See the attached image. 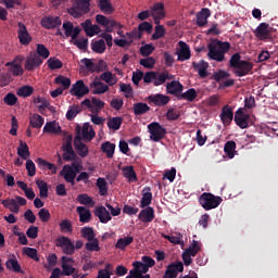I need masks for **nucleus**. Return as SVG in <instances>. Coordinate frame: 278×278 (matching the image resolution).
<instances>
[{"mask_svg": "<svg viewBox=\"0 0 278 278\" xmlns=\"http://www.w3.org/2000/svg\"><path fill=\"white\" fill-rule=\"evenodd\" d=\"M207 49L208 60H214L215 62H225V53L229 52V49H231V43L215 39L207 45Z\"/></svg>", "mask_w": 278, "mask_h": 278, "instance_id": "1", "label": "nucleus"}, {"mask_svg": "<svg viewBox=\"0 0 278 278\" xmlns=\"http://www.w3.org/2000/svg\"><path fill=\"white\" fill-rule=\"evenodd\" d=\"M229 66L235 70L233 74L237 77H244L253 71V63L242 61V56L238 52L230 56Z\"/></svg>", "mask_w": 278, "mask_h": 278, "instance_id": "2", "label": "nucleus"}, {"mask_svg": "<svg viewBox=\"0 0 278 278\" xmlns=\"http://www.w3.org/2000/svg\"><path fill=\"white\" fill-rule=\"evenodd\" d=\"M199 203L203 210L210 212V210H216L223 203V198L211 192H204L199 197Z\"/></svg>", "mask_w": 278, "mask_h": 278, "instance_id": "3", "label": "nucleus"}, {"mask_svg": "<svg viewBox=\"0 0 278 278\" xmlns=\"http://www.w3.org/2000/svg\"><path fill=\"white\" fill-rule=\"evenodd\" d=\"M91 0H75V4L67 10L68 14L74 18H81L84 14L90 12Z\"/></svg>", "mask_w": 278, "mask_h": 278, "instance_id": "4", "label": "nucleus"}, {"mask_svg": "<svg viewBox=\"0 0 278 278\" xmlns=\"http://www.w3.org/2000/svg\"><path fill=\"white\" fill-rule=\"evenodd\" d=\"M96 23L105 27L106 34H112L114 29H123V25L114 18L106 17L105 15L98 14L96 15Z\"/></svg>", "mask_w": 278, "mask_h": 278, "instance_id": "5", "label": "nucleus"}, {"mask_svg": "<svg viewBox=\"0 0 278 278\" xmlns=\"http://www.w3.org/2000/svg\"><path fill=\"white\" fill-rule=\"evenodd\" d=\"M149 134H150V140L152 142H160V140H164L166 136V128H164L160 123L152 122L148 125Z\"/></svg>", "mask_w": 278, "mask_h": 278, "instance_id": "6", "label": "nucleus"}, {"mask_svg": "<svg viewBox=\"0 0 278 278\" xmlns=\"http://www.w3.org/2000/svg\"><path fill=\"white\" fill-rule=\"evenodd\" d=\"M134 269L129 271V275L126 278H151L149 273V267L140 261L132 263Z\"/></svg>", "mask_w": 278, "mask_h": 278, "instance_id": "7", "label": "nucleus"}, {"mask_svg": "<svg viewBox=\"0 0 278 278\" xmlns=\"http://www.w3.org/2000/svg\"><path fill=\"white\" fill-rule=\"evenodd\" d=\"M254 36L262 41L273 40V28L270 27V24L264 22L261 23L254 30Z\"/></svg>", "mask_w": 278, "mask_h": 278, "instance_id": "8", "label": "nucleus"}, {"mask_svg": "<svg viewBox=\"0 0 278 278\" xmlns=\"http://www.w3.org/2000/svg\"><path fill=\"white\" fill-rule=\"evenodd\" d=\"M23 60H25V58L17 55L13 61L5 63V66L9 67V73H11L13 77H21V75L25 73L23 65H21L23 64Z\"/></svg>", "mask_w": 278, "mask_h": 278, "instance_id": "9", "label": "nucleus"}, {"mask_svg": "<svg viewBox=\"0 0 278 278\" xmlns=\"http://www.w3.org/2000/svg\"><path fill=\"white\" fill-rule=\"evenodd\" d=\"M81 64H85L86 68L91 73H103V71H108V63L103 60H99L98 63H94L90 59H83Z\"/></svg>", "mask_w": 278, "mask_h": 278, "instance_id": "10", "label": "nucleus"}, {"mask_svg": "<svg viewBox=\"0 0 278 278\" xmlns=\"http://www.w3.org/2000/svg\"><path fill=\"white\" fill-rule=\"evenodd\" d=\"M76 136H79L80 140H87L90 142V140H92L97 134L94 132V129L90 127V124L85 123L83 128L81 126L76 127Z\"/></svg>", "mask_w": 278, "mask_h": 278, "instance_id": "11", "label": "nucleus"}, {"mask_svg": "<svg viewBox=\"0 0 278 278\" xmlns=\"http://www.w3.org/2000/svg\"><path fill=\"white\" fill-rule=\"evenodd\" d=\"M56 247L62 249L65 255H73L75 253V243L68 237H60L56 239Z\"/></svg>", "mask_w": 278, "mask_h": 278, "instance_id": "12", "label": "nucleus"}, {"mask_svg": "<svg viewBox=\"0 0 278 278\" xmlns=\"http://www.w3.org/2000/svg\"><path fill=\"white\" fill-rule=\"evenodd\" d=\"M251 119V115L244 112V109L241 108L235 113V123L240 129H247L249 127V121Z\"/></svg>", "mask_w": 278, "mask_h": 278, "instance_id": "13", "label": "nucleus"}, {"mask_svg": "<svg viewBox=\"0 0 278 278\" xmlns=\"http://www.w3.org/2000/svg\"><path fill=\"white\" fill-rule=\"evenodd\" d=\"M42 62V59L36 52L31 51L29 55L26 58L24 67L26 71L29 72L36 71V68L40 67Z\"/></svg>", "mask_w": 278, "mask_h": 278, "instance_id": "14", "label": "nucleus"}, {"mask_svg": "<svg viewBox=\"0 0 278 278\" xmlns=\"http://www.w3.org/2000/svg\"><path fill=\"white\" fill-rule=\"evenodd\" d=\"M90 92V88L84 84V80H77L75 84L72 85L70 93L72 97H77L81 99V97H86Z\"/></svg>", "mask_w": 278, "mask_h": 278, "instance_id": "15", "label": "nucleus"}, {"mask_svg": "<svg viewBox=\"0 0 278 278\" xmlns=\"http://www.w3.org/2000/svg\"><path fill=\"white\" fill-rule=\"evenodd\" d=\"M17 25H18V30H17L18 41L24 47H27L33 40L31 35H29V31L27 30V26H25V24L20 22Z\"/></svg>", "mask_w": 278, "mask_h": 278, "instance_id": "16", "label": "nucleus"}, {"mask_svg": "<svg viewBox=\"0 0 278 278\" xmlns=\"http://www.w3.org/2000/svg\"><path fill=\"white\" fill-rule=\"evenodd\" d=\"M153 30V25L149 22H142L138 26V30H132L131 33H127L128 38H137L140 40L142 38V31H147V34H151Z\"/></svg>", "mask_w": 278, "mask_h": 278, "instance_id": "17", "label": "nucleus"}, {"mask_svg": "<svg viewBox=\"0 0 278 278\" xmlns=\"http://www.w3.org/2000/svg\"><path fill=\"white\" fill-rule=\"evenodd\" d=\"M179 273H184V263L176 262L167 266L163 278H177Z\"/></svg>", "mask_w": 278, "mask_h": 278, "instance_id": "18", "label": "nucleus"}, {"mask_svg": "<svg viewBox=\"0 0 278 278\" xmlns=\"http://www.w3.org/2000/svg\"><path fill=\"white\" fill-rule=\"evenodd\" d=\"M149 103H153L156 108H164L170 103V97L162 93H155L148 97Z\"/></svg>", "mask_w": 278, "mask_h": 278, "instance_id": "19", "label": "nucleus"}, {"mask_svg": "<svg viewBox=\"0 0 278 278\" xmlns=\"http://www.w3.org/2000/svg\"><path fill=\"white\" fill-rule=\"evenodd\" d=\"M60 176L63 177L67 184H71V186H75V179L77 178V175L75 174L72 165H64L60 172Z\"/></svg>", "mask_w": 278, "mask_h": 278, "instance_id": "20", "label": "nucleus"}, {"mask_svg": "<svg viewBox=\"0 0 278 278\" xmlns=\"http://www.w3.org/2000/svg\"><path fill=\"white\" fill-rule=\"evenodd\" d=\"M80 26L83 27L86 35L89 36V38L101 34V27L97 24L92 25V21L90 20H86L80 24Z\"/></svg>", "mask_w": 278, "mask_h": 278, "instance_id": "21", "label": "nucleus"}, {"mask_svg": "<svg viewBox=\"0 0 278 278\" xmlns=\"http://www.w3.org/2000/svg\"><path fill=\"white\" fill-rule=\"evenodd\" d=\"M63 29H65L66 38H72V40H77L79 34H81V28L75 27L71 22H64Z\"/></svg>", "mask_w": 278, "mask_h": 278, "instance_id": "22", "label": "nucleus"}, {"mask_svg": "<svg viewBox=\"0 0 278 278\" xmlns=\"http://www.w3.org/2000/svg\"><path fill=\"white\" fill-rule=\"evenodd\" d=\"M178 46L180 50L177 52V60L178 62H186V60H190L192 58V53L190 51V46L186 43V41H179Z\"/></svg>", "mask_w": 278, "mask_h": 278, "instance_id": "23", "label": "nucleus"}, {"mask_svg": "<svg viewBox=\"0 0 278 278\" xmlns=\"http://www.w3.org/2000/svg\"><path fill=\"white\" fill-rule=\"evenodd\" d=\"M62 25V20L60 16H45L41 20V26L45 29H55V27H60Z\"/></svg>", "mask_w": 278, "mask_h": 278, "instance_id": "24", "label": "nucleus"}, {"mask_svg": "<svg viewBox=\"0 0 278 278\" xmlns=\"http://www.w3.org/2000/svg\"><path fill=\"white\" fill-rule=\"evenodd\" d=\"M138 218L141 223H153L155 219V210L152 206H146V208L140 211Z\"/></svg>", "mask_w": 278, "mask_h": 278, "instance_id": "25", "label": "nucleus"}, {"mask_svg": "<svg viewBox=\"0 0 278 278\" xmlns=\"http://www.w3.org/2000/svg\"><path fill=\"white\" fill-rule=\"evenodd\" d=\"M219 118L223 125H231V122L233 121V109H231L229 104L224 105Z\"/></svg>", "mask_w": 278, "mask_h": 278, "instance_id": "26", "label": "nucleus"}, {"mask_svg": "<svg viewBox=\"0 0 278 278\" xmlns=\"http://www.w3.org/2000/svg\"><path fill=\"white\" fill-rule=\"evenodd\" d=\"M167 94H173L177 99H179V96H181V92H184V85L177 80H173L169 84L166 85Z\"/></svg>", "mask_w": 278, "mask_h": 278, "instance_id": "27", "label": "nucleus"}, {"mask_svg": "<svg viewBox=\"0 0 278 278\" xmlns=\"http://www.w3.org/2000/svg\"><path fill=\"white\" fill-rule=\"evenodd\" d=\"M94 216H97V218H99L100 223H102L103 225L112 220V215H110V211H108L105 206L96 207Z\"/></svg>", "mask_w": 278, "mask_h": 278, "instance_id": "28", "label": "nucleus"}, {"mask_svg": "<svg viewBox=\"0 0 278 278\" xmlns=\"http://www.w3.org/2000/svg\"><path fill=\"white\" fill-rule=\"evenodd\" d=\"M89 88H91V93L92 94H105L108 90H110V86L105 85V83L101 80H93L90 85Z\"/></svg>", "mask_w": 278, "mask_h": 278, "instance_id": "29", "label": "nucleus"}, {"mask_svg": "<svg viewBox=\"0 0 278 278\" xmlns=\"http://www.w3.org/2000/svg\"><path fill=\"white\" fill-rule=\"evenodd\" d=\"M74 147H75L79 157H88V153H90V150L88 149V146H86L84 142H81L80 136L75 137Z\"/></svg>", "mask_w": 278, "mask_h": 278, "instance_id": "30", "label": "nucleus"}, {"mask_svg": "<svg viewBox=\"0 0 278 278\" xmlns=\"http://www.w3.org/2000/svg\"><path fill=\"white\" fill-rule=\"evenodd\" d=\"M212 16V11L204 8L197 14V25L198 27H205L207 25V20Z\"/></svg>", "mask_w": 278, "mask_h": 278, "instance_id": "31", "label": "nucleus"}, {"mask_svg": "<svg viewBox=\"0 0 278 278\" xmlns=\"http://www.w3.org/2000/svg\"><path fill=\"white\" fill-rule=\"evenodd\" d=\"M192 68L199 73L202 79H205V77H207V68H210V64L204 60H201L199 63L192 62Z\"/></svg>", "mask_w": 278, "mask_h": 278, "instance_id": "32", "label": "nucleus"}, {"mask_svg": "<svg viewBox=\"0 0 278 278\" xmlns=\"http://www.w3.org/2000/svg\"><path fill=\"white\" fill-rule=\"evenodd\" d=\"M173 79V75L168 72L157 73L155 72L154 86H164L167 80Z\"/></svg>", "mask_w": 278, "mask_h": 278, "instance_id": "33", "label": "nucleus"}, {"mask_svg": "<svg viewBox=\"0 0 278 278\" xmlns=\"http://www.w3.org/2000/svg\"><path fill=\"white\" fill-rule=\"evenodd\" d=\"M151 111V106L144 102H138L132 105V112L135 116H142V114H147V112Z\"/></svg>", "mask_w": 278, "mask_h": 278, "instance_id": "34", "label": "nucleus"}, {"mask_svg": "<svg viewBox=\"0 0 278 278\" xmlns=\"http://www.w3.org/2000/svg\"><path fill=\"white\" fill-rule=\"evenodd\" d=\"M76 212L79 216V220L80 223H90L91 218H92V213H90V210L84 207V206H78L76 208Z\"/></svg>", "mask_w": 278, "mask_h": 278, "instance_id": "35", "label": "nucleus"}, {"mask_svg": "<svg viewBox=\"0 0 278 278\" xmlns=\"http://www.w3.org/2000/svg\"><path fill=\"white\" fill-rule=\"evenodd\" d=\"M1 203L4 207H7V210H10V212H12L13 214H18V212H21V207L14 199L2 200Z\"/></svg>", "mask_w": 278, "mask_h": 278, "instance_id": "36", "label": "nucleus"}, {"mask_svg": "<svg viewBox=\"0 0 278 278\" xmlns=\"http://www.w3.org/2000/svg\"><path fill=\"white\" fill-rule=\"evenodd\" d=\"M105 49H108V47L105 46V40L99 39L91 41V50L93 51V53H105Z\"/></svg>", "mask_w": 278, "mask_h": 278, "instance_id": "37", "label": "nucleus"}, {"mask_svg": "<svg viewBox=\"0 0 278 278\" xmlns=\"http://www.w3.org/2000/svg\"><path fill=\"white\" fill-rule=\"evenodd\" d=\"M101 81L108 84V86H116L118 79L112 72H104L100 75Z\"/></svg>", "mask_w": 278, "mask_h": 278, "instance_id": "38", "label": "nucleus"}, {"mask_svg": "<svg viewBox=\"0 0 278 278\" xmlns=\"http://www.w3.org/2000/svg\"><path fill=\"white\" fill-rule=\"evenodd\" d=\"M98 8L103 14H114V7L110 0H98Z\"/></svg>", "mask_w": 278, "mask_h": 278, "instance_id": "39", "label": "nucleus"}, {"mask_svg": "<svg viewBox=\"0 0 278 278\" xmlns=\"http://www.w3.org/2000/svg\"><path fill=\"white\" fill-rule=\"evenodd\" d=\"M224 152L226 153L229 160H233L236 157V141L229 140L224 146Z\"/></svg>", "mask_w": 278, "mask_h": 278, "instance_id": "40", "label": "nucleus"}, {"mask_svg": "<svg viewBox=\"0 0 278 278\" xmlns=\"http://www.w3.org/2000/svg\"><path fill=\"white\" fill-rule=\"evenodd\" d=\"M80 236L85 240H88V242L97 239V235L94 233V228L88 227V226H85L80 229Z\"/></svg>", "mask_w": 278, "mask_h": 278, "instance_id": "41", "label": "nucleus"}, {"mask_svg": "<svg viewBox=\"0 0 278 278\" xmlns=\"http://www.w3.org/2000/svg\"><path fill=\"white\" fill-rule=\"evenodd\" d=\"M101 151L106 153V157L111 159L114 157V151H116V144L105 141L101 144Z\"/></svg>", "mask_w": 278, "mask_h": 278, "instance_id": "42", "label": "nucleus"}, {"mask_svg": "<svg viewBox=\"0 0 278 278\" xmlns=\"http://www.w3.org/2000/svg\"><path fill=\"white\" fill-rule=\"evenodd\" d=\"M35 53L45 62L51 55V51L43 43H37Z\"/></svg>", "mask_w": 278, "mask_h": 278, "instance_id": "43", "label": "nucleus"}, {"mask_svg": "<svg viewBox=\"0 0 278 278\" xmlns=\"http://www.w3.org/2000/svg\"><path fill=\"white\" fill-rule=\"evenodd\" d=\"M132 242L134 237L131 236L121 238L115 243V249H119V251H125V249H127V247H129V244H131Z\"/></svg>", "mask_w": 278, "mask_h": 278, "instance_id": "44", "label": "nucleus"}, {"mask_svg": "<svg viewBox=\"0 0 278 278\" xmlns=\"http://www.w3.org/2000/svg\"><path fill=\"white\" fill-rule=\"evenodd\" d=\"M36 186L39 189V197L47 199L49 197V185L45 180H36Z\"/></svg>", "mask_w": 278, "mask_h": 278, "instance_id": "45", "label": "nucleus"}, {"mask_svg": "<svg viewBox=\"0 0 278 278\" xmlns=\"http://www.w3.org/2000/svg\"><path fill=\"white\" fill-rule=\"evenodd\" d=\"M106 125L109 129H113V131H118V129H121V125H123V117L121 116L112 117L108 121Z\"/></svg>", "mask_w": 278, "mask_h": 278, "instance_id": "46", "label": "nucleus"}, {"mask_svg": "<svg viewBox=\"0 0 278 278\" xmlns=\"http://www.w3.org/2000/svg\"><path fill=\"white\" fill-rule=\"evenodd\" d=\"M184 99L185 101H189V102L194 101V99H197V89L194 88L188 89L186 92L180 93V96H178V101H181Z\"/></svg>", "mask_w": 278, "mask_h": 278, "instance_id": "47", "label": "nucleus"}, {"mask_svg": "<svg viewBox=\"0 0 278 278\" xmlns=\"http://www.w3.org/2000/svg\"><path fill=\"white\" fill-rule=\"evenodd\" d=\"M17 155L22 157V160H27L29 157V146H27L26 142H23V140L20 141V147L17 148Z\"/></svg>", "mask_w": 278, "mask_h": 278, "instance_id": "48", "label": "nucleus"}, {"mask_svg": "<svg viewBox=\"0 0 278 278\" xmlns=\"http://www.w3.org/2000/svg\"><path fill=\"white\" fill-rule=\"evenodd\" d=\"M5 267L8 268V270H13V273H21V264H18V261L15 256L9 258L5 262Z\"/></svg>", "mask_w": 278, "mask_h": 278, "instance_id": "49", "label": "nucleus"}, {"mask_svg": "<svg viewBox=\"0 0 278 278\" xmlns=\"http://www.w3.org/2000/svg\"><path fill=\"white\" fill-rule=\"evenodd\" d=\"M29 125L34 129H40L45 125V118L38 114H34L29 119Z\"/></svg>", "mask_w": 278, "mask_h": 278, "instance_id": "50", "label": "nucleus"}, {"mask_svg": "<svg viewBox=\"0 0 278 278\" xmlns=\"http://www.w3.org/2000/svg\"><path fill=\"white\" fill-rule=\"evenodd\" d=\"M62 131V127L56 125L55 122H49L43 127V134H60Z\"/></svg>", "mask_w": 278, "mask_h": 278, "instance_id": "51", "label": "nucleus"}, {"mask_svg": "<svg viewBox=\"0 0 278 278\" xmlns=\"http://www.w3.org/2000/svg\"><path fill=\"white\" fill-rule=\"evenodd\" d=\"M47 64L50 71H58L64 66V63H62V61L55 56L48 59Z\"/></svg>", "mask_w": 278, "mask_h": 278, "instance_id": "52", "label": "nucleus"}, {"mask_svg": "<svg viewBox=\"0 0 278 278\" xmlns=\"http://www.w3.org/2000/svg\"><path fill=\"white\" fill-rule=\"evenodd\" d=\"M149 192L142 193L140 207L144 210V207H149L151 205V201H153V193H151V189L148 188Z\"/></svg>", "mask_w": 278, "mask_h": 278, "instance_id": "53", "label": "nucleus"}, {"mask_svg": "<svg viewBox=\"0 0 278 278\" xmlns=\"http://www.w3.org/2000/svg\"><path fill=\"white\" fill-rule=\"evenodd\" d=\"M124 177L129 181H138V177L136 176V170H134V166H126L123 168Z\"/></svg>", "mask_w": 278, "mask_h": 278, "instance_id": "54", "label": "nucleus"}, {"mask_svg": "<svg viewBox=\"0 0 278 278\" xmlns=\"http://www.w3.org/2000/svg\"><path fill=\"white\" fill-rule=\"evenodd\" d=\"M96 186L101 197H105V194H108V181L105 178H98Z\"/></svg>", "mask_w": 278, "mask_h": 278, "instance_id": "55", "label": "nucleus"}, {"mask_svg": "<svg viewBox=\"0 0 278 278\" xmlns=\"http://www.w3.org/2000/svg\"><path fill=\"white\" fill-rule=\"evenodd\" d=\"M85 249L86 251H90V253L101 251V247H99V239L96 238L85 243Z\"/></svg>", "mask_w": 278, "mask_h": 278, "instance_id": "56", "label": "nucleus"}, {"mask_svg": "<svg viewBox=\"0 0 278 278\" xmlns=\"http://www.w3.org/2000/svg\"><path fill=\"white\" fill-rule=\"evenodd\" d=\"M54 84H60L63 90H68V88H71V78L59 75L58 77H55Z\"/></svg>", "mask_w": 278, "mask_h": 278, "instance_id": "57", "label": "nucleus"}, {"mask_svg": "<svg viewBox=\"0 0 278 278\" xmlns=\"http://www.w3.org/2000/svg\"><path fill=\"white\" fill-rule=\"evenodd\" d=\"M17 97H31L34 94V87L31 86H23L20 89H17L16 92Z\"/></svg>", "mask_w": 278, "mask_h": 278, "instance_id": "58", "label": "nucleus"}, {"mask_svg": "<svg viewBox=\"0 0 278 278\" xmlns=\"http://www.w3.org/2000/svg\"><path fill=\"white\" fill-rule=\"evenodd\" d=\"M201 251V243L197 240H193L189 248L186 250L187 253L192 255V257H197V253Z\"/></svg>", "mask_w": 278, "mask_h": 278, "instance_id": "59", "label": "nucleus"}, {"mask_svg": "<svg viewBox=\"0 0 278 278\" xmlns=\"http://www.w3.org/2000/svg\"><path fill=\"white\" fill-rule=\"evenodd\" d=\"M24 255H27V257H30V260H34L35 262H40V257H38V250L35 248H24L23 249Z\"/></svg>", "mask_w": 278, "mask_h": 278, "instance_id": "60", "label": "nucleus"}, {"mask_svg": "<svg viewBox=\"0 0 278 278\" xmlns=\"http://www.w3.org/2000/svg\"><path fill=\"white\" fill-rule=\"evenodd\" d=\"M164 36H166V28L162 25H156L152 35V40H160V38H164Z\"/></svg>", "mask_w": 278, "mask_h": 278, "instance_id": "61", "label": "nucleus"}, {"mask_svg": "<svg viewBox=\"0 0 278 278\" xmlns=\"http://www.w3.org/2000/svg\"><path fill=\"white\" fill-rule=\"evenodd\" d=\"M3 102L5 103V105L14 106L16 105V103H18V98L16 97V94L9 92L3 98Z\"/></svg>", "mask_w": 278, "mask_h": 278, "instance_id": "62", "label": "nucleus"}, {"mask_svg": "<svg viewBox=\"0 0 278 278\" xmlns=\"http://www.w3.org/2000/svg\"><path fill=\"white\" fill-rule=\"evenodd\" d=\"M81 112V109H79L78 105H73L68 109L66 113L67 121H74V118Z\"/></svg>", "mask_w": 278, "mask_h": 278, "instance_id": "63", "label": "nucleus"}, {"mask_svg": "<svg viewBox=\"0 0 278 278\" xmlns=\"http://www.w3.org/2000/svg\"><path fill=\"white\" fill-rule=\"evenodd\" d=\"M152 14H157L159 16H164V3L156 2L151 7Z\"/></svg>", "mask_w": 278, "mask_h": 278, "instance_id": "64", "label": "nucleus"}]
</instances>
